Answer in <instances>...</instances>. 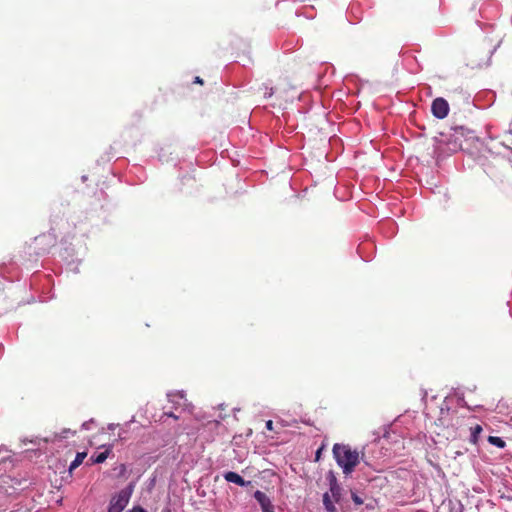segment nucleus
Returning a JSON list of instances; mask_svg holds the SVG:
<instances>
[{
    "label": "nucleus",
    "instance_id": "10",
    "mask_svg": "<svg viewBox=\"0 0 512 512\" xmlns=\"http://www.w3.org/2000/svg\"><path fill=\"white\" fill-rule=\"evenodd\" d=\"M483 431V428L481 425L477 424L475 425L474 427L471 428V434H470V438H469V441L472 443V444H477L478 443V440H479V436L481 434V432Z\"/></svg>",
    "mask_w": 512,
    "mask_h": 512
},
{
    "label": "nucleus",
    "instance_id": "24",
    "mask_svg": "<svg viewBox=\"0 0 512 512\" xmlns=\"http://www.w3.org/2000/svg\"><path fill=\"white\" fill-rule=\"evenodd\" d=\"M326 158L329 160V161H333L335 159L334 156H332L331 158L329 157V155H326Z\"/></svg>",
    "mask_w": 512,
    "mask_h": 512
},
{
    "label": "nucleus",
    "instance_id": "11",
    "mask_svg": "<svg viewBox=\"0 0 512 512\" xmlns=\"http://www.w3.org/2000/svg\"><path fill=\"white\" fill-rule=\"evenodd\" d=\"M458 400L455 398H445L442 400L440 404V413L444 414L445 412L449 413L451 406L454 404V402H457Z\"/></svg>",
    "mask_w": 512,
    "mask_h": 512
},
{
    "label": "nucleus",
    "instance_id": "1",
    "mask_svg": "<svg viewBox=\"0 0 512 512\" xmlns=\"http://www.w3.org/2000/svg\"><path fill=\"white\" fill-rule=\"evenodd\" d=\"M332 453L337 465L345 475H350L360 461H364L365 457L364 451L360 454L357 450H352L349 445L340 443L334 444Z\"/></svg>",
    "mask_w": 512,
    "mask_h": 512
},
{
    "label": "nucleus",
    "instance_id": "21",
    "mask_svg": "<svg viewBox=\"0 0 512 512\" xmlns=\"http://www.w3.org/2000/svg\"><path fill=\"white\" fill-rule=\"evenodd\" d=\"M194 83L203 85V79L200 78L199 76H196L195 79H194Z\"/></svg>",
    "mask_w": 512,
    "mask_h": 512
},
{
    "label": "nucleus",
    "instance_id": "14",
    "mask_svg": "<svg viewBox=\"0 0 512 512\" xmlns=\"http://www.w3.org/2000/svg\"><path fill=\"white\" fill-rule=\"evenodd\" d=\"M351 499L356 506H360L364 503V500L357 492L351 490Z\"/></svg>",
    "mask_w": 512,
    "mask_h": 512
},
{
    "label": "nucleus",
    "instance_id": "17",
    "mask_svg": "<svg viewBox=\"0 0 512 512\" xmlns=\"http://www.w3.org/2000/svg\"><path fill=\"white\" fill-rule=\"evenodd\" d=\"M328 185L330 187H334L336 184V177L333 174V171H331L330 175L327 177Z\"/></svg>",
    "mask_w": 512,
    "mask_h": 512
},
{
    "label": "nucleus",
    "instance_id": "13",
    "mask_svg": "<svg viewBox=\"0 0 512 512\" xmlns=\"http://www.w3.org/2000/svg\"><path fill=\"white\" fill-rule=\"evenodd\" d=\"M108 454H109V452H108V451L100 452V453H98L97 455H93V456L90 458V461H91L93 464H100V463H103V462H105V460L107 459Z\"/></svg>",
    "mask_w": 512,
    "mask_h": 512
},
{
    "label": "nucleus",
    "instance_id": "6",
    "mask_svg": "<svg viewBox=\"0 0 512 512\" xmlns=\"http://www.w3.org/2000/svg\"><path fill=\"white\" fill-rule=\"evenodd\" d=\"M223 477L227 482L237 484L241 487H245L250 484V481H246L242 476L233 471L225 472Z\"/></svg>",
    "mask_w": 512,
    "mask_h": 512
},
{
    "label": "nucleus",
    "instance_id": "22",
    "mask_svg": "<svg viewBox=\"0 0 512 512\" xmlns=\"http://www.w3.org/2000/svg\"><path fill=\"white\" fill-rule=\"evenodd\" d=\"M375 508L374 502H370L366 504V509L372 510Z\"/></svg>",
    "mask_w": 512,
    "mask_h": 512
},
{
    "label": "nucleus",
    "instance_id": "26",
    "mask_svg": "<svg viewBox=\"0 0 512 512\" xmlns=\"http://www.w3.org/2000/svg\"><path fill=\"white\" fill-rule=\"evenodd\" d=\"M506 423L512 425V418H510V422H506Z\"/></svg>",
    "mask_w": 512,
    "mask_h": 512
},
{
    "label": "nucleus",
    "instance_id": "3",
    "mask_svg": "<svg viewBox=\"0 0 512 512\" xmlns=\"http://www.w3.org/2000/svg\"><path fill=\"white\" fill-rule=\"evenodd\" d=\"M132 493L133 485L129 484L126 488L112 496L107 512H122L128 505Z\"/></svg>",
    "mask_w": 512,
    "mask_h": 512
},
{
    "label": "nucleus",
    "instance_id": "25",
    "mask_svg": "<svg viewBox=\"0 0 512 512\" xmlns=\"http://www.w3.org/2000/svg\"><path fill=\"white\" fill-rule=\"evenodd\" d=\"M459 512H463V506L459 503Z\"/></svg>",
    "mask_w": 512,
    "mask_h": 512
},
{
    "label": "nucleus",
    "instance_id": "5",
    "mask_svg": "<svg viewBox=\"0 0 512 512\" xmlns=\"http://www.w3.org/2000/svg\"><path fill=\"white\" fill-rule=\"evenodd\" d=\"M253 496L261 506L262 512H274V506L270 498L264 492L257 490L254 492Z\"/></svg>",
    "mask_w": 512,
    "mask_h": 512
},
{
    "label": "nucleus",
    "instance_id": "19",
    "mask_svg": "<svg viewBox=\"0 0 512 512\" xmlns=\"http://www.w3.org/2000/svg\"><path fill=\"white\" fill-rule=\"evenodd\" d=\"M266 428L268 430H273V421L271 419H269L268 421H266Z\"/></svg>",
    "mask_w": 512,
    "mask_h": 512
},
{
    "label": "nucleus",
    "instance_id": "23",
    "mask_svg": "<svg viewBox=\"0 0 512 512\" xmlns=\"http://www.w3.org/2000/svg\"><path fill=\"white\" fill-rule=\"evenodd\" d=\"M4 452H8L7 447L5 445H0V454Z\"/></svg>",
    "mask_w": 512,
    "mask_h": 512
},
{
    "label": "nucleus",
    "instance_id": "8",
    "mask_svg": "<svg viewBox=\"0 0 512 512\" xmlns=\"http://www.w3.org/2000/svg\"><path fill=\"white\" fill-rule=\"evenodd\" d=\"M342 492L343 488L340 486V484L334 483V485L330 487L331 499H333L336 503H340L342 500Z\"/></svg>",
    "mask_w": 512,
    "mask_h": 512
},
{
    "label": "nucleus",
    "instance_id": "9",
    "mask_svg": "<svg viewBox=\"0 0 512 512\" xmlns=\"http://www.w3.org/2000/svg\"><path fill=\"white\" fill-rule=\"evenodd\" d=\"M86 452H78L75 456V459L69 465V472H72L76 469L80 464H82L83 460L86 458Z\"/></svg>",
    "mask_w": 512,
    "mask_h": 512
},
{
    "label": "nucleus",
    "instance_id": "7",
    "mask_svg": "<svg viewBox=\"0 0 512 512\" xmlns=\"http://www.w3.org/2000/svg\"><path fill=\"white\" fill-rule=\"evenodd\" d=\"M335 503L336 502L333 499H331L329 493L325 492L322 495V504L327 512H338Z\"/></svg>",
    "mask_w": 512,
    "mask_h": 512
},
{
    "label": "nucleus",
    "instance_id": "20",
    "mask_svg": "<svg viewBox=\"0 0 512 512\" xmlns=\"http://www.w3.org/2000/svg\"><path fill=\"white\" fill-rule=\"evenodd\" d=\"M315 461H320V447H318L315 451Z\"/></svg>",
    "mask_w": 512,
    "mask_h": 512
},
{
    "label": "nucleus",
    "instance_id": "15",
    "mask_svg": "<svg viewBox=\"0 0 512 512\" xmlns=\"http://www.w3.org/2000/svg\"><path fill=\"white\" fill-rule=\"evenodd\" d=\"M392 427H393V423L388 424V425H383L381 428V430H382L381 437L389 438L390 430H392Z\"/></svg>",
    "mask_w": 512,
    "mask_h": 512
},
{
    "label": "nucleus",
    "instance_id": "18",
    "mask_svg": "<svg viewBox=\"0 0 512 512\" xmlns=\"http://www.w3.org/2000/svg\"><path fill=\"white\" fill-rule=\"evenodd\" d=\"M127 512H147V511L141 506H134L132 509H129Z\"/></svg>",
    "mask_w": 512,
    "mask_h": 512
},
{
    "label": "nucleus",
    "instance_id": "2",
    "mask_svg": "<svg viewBox=\"0 0 512 512\" xmlns=\"http://www.w3.org/2000/svg\"><path fill=\"white\" fill-rule=\"evenodd\" d=\"M168 400L172 404V410L164 412L163 416H176L178 414H193L194 405L188 401L182 391H176L168 394Z\"/></svg>",
    "mask_w": 512,
    "mask_h": 512
},
{
    "label": "nucleus",
    "instance_id": "4",
    "mask_svg": "<svg viewBox=\"0 0 512 512\" xmlns=\"http://www.w3.org/2000/svg\"><path fill=\"white\" fill-rule=\"evenodd\" d=\"M449 110V104L444 98L438 97L433 100L431 105V112L434 117L438 119H444L447 117Z\"/></svg>",
    "mask_w": 512,
    "mask_h": 512
},
{
    "label": "nucleus",
    "instance_id": "16",
    "mask_svg": "<svg viewBox=\"0 0 512 512\" xmlns=\"http://www.w3.org/2000/svg\"><path fill=\"white\" fill-rule=\"evenodd\" d=\"M326 478L329 483V487L333 486L334 483H338L337 478L332 470L328 471Z\"/></svg>",
    "mask_w": 512,
    "mask_h": 512
},
{
    "label": "nucleus",
    "instance_id": "12",
    "mask_svg": "<svg viewBox=\"0 0 512 512\" xmlns=\"http://www.w3.org/2000/svg\"><path fill=\"white\" fill-rule=\"evenodd\" d=\"M487 441L491 445H493V446H495V447H497L499 449H504L506 447V442L501 437L488 436Z\"/></svg>",
    "mask_w": 512,
    "mask_h": 512
}]
</instances>
